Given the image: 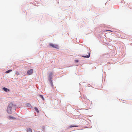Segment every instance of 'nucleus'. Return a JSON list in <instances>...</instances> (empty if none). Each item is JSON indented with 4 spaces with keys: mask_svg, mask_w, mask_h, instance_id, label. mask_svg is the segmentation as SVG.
Returning <instances> with one entry per match:
<instances>
[{
    "mask_svg": "<svg viewBox=\"0 0 132 132\" xmlns=\"http://www.w3.org/2000/svg\"><path fill=\"white\" fill-rule=\"evenodd\" d=\"M13 106V104L12 103H10L7 108V111L9 113H11V108Z\"/></svg>",
    "mask_w": 132,
    "mask_h": 132,
    "instance_id": "1",
    "label": "nucleus"
},
{
    "mask_svg": "<svg viewBox=\"0 0 132 132\" xmlns=\"http://www.w3.org/2000/svg\"><path fill=\"white\" fill-rule=\"evenodd\" d=\"M49 45L50 46L52 47L53 48H58V46L57 45L50 43L49 44Z\"/></svg>",
    "mask_w": 132,
    "mask_h": 132,
    "instance_id": "2",
    "label": "nucleus"
},
{
    "mask_svg": "<svg viewBox=\"0 0 132 132\" xmlns=\"http://www.w3.org/2000/svg\"><path fill=\"white\" fill-rule=\"evenodd\" d=\"M53 75V73L52 72H51L49 74V81H51L52 79Z\"/></svg>",
    "mask_w": 132,
    "mask_h": 132,
    "instance_id": "3",
    "label": "nucleus"
},
{
    "mask_svg": "<svg viewBox=\"0 0 132 132\" xmlns=\"http://www.w3.org/2000/svg\"><path fill=\"white\" fill-rule=\"evenodd\" d=\"M33 70L32 69H31L30 70L27 71V74L29 75H30L32 74L33 73Z\"/></svg>",
    "mask_w": 132,
    "mask_h": 132,
    "instance_id": "4",
    "label": "nucleus"
},
{
    "mask_svg": "<svg viewBox=\"0 0 132 132\" xmlns=\"http://www.w3.org/2000/svg\"><path fill=\"white\" fill-rule=\"evenodd\" d=\"M3 89L5 92H8L10 91V89L5 87H4L3 88Z\"/></svg>",
    "mask_w": 132,
    "mask_h": 132,
    "instance_id": "5",
    "label": "nucleus"
},
{
    "mask_svg": "<svg viewBox=\"0 0 132 132\" xmlns=\"http://www.w3.org/2000/svg\"><path fill=\"white\" fill-rule=\"evenodd\" d=\"M27 132H32V130L30 128H28L27 129Z\"/></svg>",
    "mask_w": 132,
    "mask_h": 132,
    "instance_id": "6",
    "label": "nucleus"
},
{
    "mask_svg": "<svg viewBox=\"0 0 132 132\" xmlns=\"http://www.w3.org/2000/svg\"><path fill=\"white\" fill-rule=\"evenodd\" d=\"M88 54H89L88 55H87L86 56H83V57H86V58H89L90 56V53H89Z\"/></svg>",
    "mask_w": 132,
    "mask_h": 132,
    "instance_id": "7",
    "label": "nucleus"
},
{
    "mask_svg": "<svg viewBox=\"0 0 132 132\" xmlns=\"http://www.w3.org/2000/svg\"><path fill=\"white\" fill-rule=\"evenodd\" d=\"M9 118L10 119H15V118L14 117H13L11 116H9Z\"/></svg>",
    "mask_w": 132,
    "mask_h": 132,
    "instance_id": "8",
    "label": "nucleus"
},
{
    "mask_svg": "<svg viewBox=\"0 0 132 132\" xmlns=\"http://www.w3.org/2000/svg\"><path fill=\"white\" fill-rule=\"evenodd\" d=\"M26 106L27 107H30L31 106V105L29 103H27L26 104Z\"/></svg>",
    "mask_w": 132,
    "mask_h": 132,
    "instance_id": "9",
    "label": "nucleus"
},
{
    "mask_svg": "<svg viewBox=\"0 0 132 132\" xmlns=\"http://www.w3.org/2000/svg\"><path fill=\"white\" fill-rule=\"evenodd\" d=\"M34 109H35V110H36V111L37 112H38V113L39 112V111L38 110L36 107H35L34 108Z\"/></svg>",
    "mask_w": 132,
    "mask_h": 132,
    "instance_id": "10",
    "label": "nucleus"
},
{
    "mask_svg": "<svg viewBox=\"0 0 132 132\" xmlns=\"http://www.w3.org/2000/svg\"><path fill=\"white\" fill-rule=\"evenodd\" d=\"M12 71V70H9L6 71L5 73H9L11 72Z\"/></svg>",
    "mask_w": 132,
    "mask_h": 132,
    "instance_id": "11",
    "label": "nucleus"
},
{
    "mask_svg": "<svg viewBox=\"0 0 132 132\" xmlns=\"http://www.w3.org/2000/svg\"><path fill=\"white\" fill-rule=\"evenodd\" d=\"M78 126H70L69 127L70 128H71L72 127H78Z\"/></svg>",
    "mask_w": 132,
    "mask_h": 132,
    "instance_id": "12",
    "label": "nucleus"
},
{
    "mask_svg": "<svg viewBox=\"0 0 132 132\" xmlns=\"http://www.w3.org/2000/svg\"><path fill=\"white\" fill-rule=\"evenodd\" d=\"M40 97L42 98V99L43 100H44V98L43 97V96L42 95H40Z\"/></svg>",
    "mask_w": 132,
    "mask_h": 132,
    "instance_id": "13",
    "label": "nucleus"
},
{
    "mask_svg": "<svg viewBox=\"0 0 132 132\" xmlns=\"http://www.w3.org/2000/svg\"><path fill=\"white\" fill-rule=\"evenodd\" d=\"M15 74L16 75H19V73L18 71H16Z\"/></svg>",
    "mask_w": 132,
    "mask_h": 132,
    "instance_id": "14",
    "label": "nucleus"
},
{
    "mask_svg": "<svg viewBox=\"0 0 132 132\" xmlns=\"http://www.w3.org/2000/svg\"><path fill=\"white\" fill-rule=\"evenodd\" d=\"M50 81V83L51 84V85L52 86H53V82H52V80H51V81Z\"/></svg>",
    "mask_w": 132,
    "mask_h": 132,
    "instance_id": "15",
    "label": "nucleus"
},
{
    "mask_svg": "<svg viewBox=\"0 0 132 132\" xmlns=\"http://www.w3.org/2000/svg\"><path fill=\"white\" fill-rule=\"evenodd\" d=\"M75 61L76 62H78V60H76Z\"/></svg>",
    "mask_w": 132,
    "mask_h": 132,
    "instance_id": "16",
    "label": "nucleus"
},
{
    "mask_svg": "<svg viewBox=\"0 0 132 132\" xmlns=\"http://www.w3.org/2000/svg\"><path fill=\"white\" fill-rule=\"evenodd\" d=\"M106 31H111V32H112V31H111V30H106Z\"/></svg>",
    "mask_w": 132,
    "mask_h": 132,
    "instance_id": "17",
    "label": "nucleus"
}]
</instances>
